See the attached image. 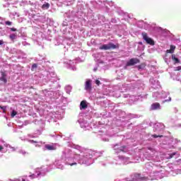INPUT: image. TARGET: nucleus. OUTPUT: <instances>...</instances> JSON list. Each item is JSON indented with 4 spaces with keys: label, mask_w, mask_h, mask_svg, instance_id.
<instances>
[{
    "label": "nucleus",
    "mask_w": 181,
    "mask_h": 181,
    "mask_svg": "<svg viewBox=\"0 0 181 181\" xmlns=\"http://www.w3.org/2000/svg\"><path fill=\"white\" fill-rule=\"evenodd\" d=\"M142 37L144 40L146 41L147 45H150L151 46H155V41L149 37H148V34L146 33H142Z\"/></svg>",
    "instance_id": "f257e3e1"
},
{
    "label": "nucleus",
    "mask_w": 181,
    "mask_h": 181,
    "mask_svg": "<svg viewBox=\"0 0 181 181\" xmlns=\"http://www.w3.org/2000/svg\"><path fill=\"white\" fill-rule=\"evenodd\" d=\"M99 49L100 50H111V49H117V45H115L114 43L110 42L100 46Z\"/></svg>",
    "instance_id": "f03ea898"
},
{
    "label": "nucleus",
    "mask_w": 181,
    "mask_h": 181,
    "mask_svg": "<svg viewBox=\"0 0 181 181\" xmlns=\"http://www.w3.org/2000/svg\"><path fill=\"white\" fill-rule=\"evenodd\" d=\"M141 61L137 59V58H132L131 59H129V62H127L126 66H127V67H129L131 66H135V64H138V63H140Z\"/></svg>",
    "instance_id": "7ed1b4c3"
},
{
    "label": "nucleus",
    "mask_w": 181,
    "mask_h": 181,
    "mask_svg": "<svg viewBox=\"0 0 181 181\" xmlns=\"http://www.w3.org/2000/svg\"><path fill=\"white\" fill-rule=\"evenodd\" d=\"M6 71H0V81H2L4 84L8 83Z\"/></svg>",
    "instance_id": "20e7f679"
},
{
    "label": "nucleus",
    "mask_w": 181,
    "mask_h": 181,
    "mask_svg": "<svg viewBox=\"0 0 181 181\" xmlns=\"http://www.w3.org/2000/svg\"><path fill=\"white\" fill-rule=\"evenodd\" d=\"M141 179V174L135 173L131 175V178H126L127 181H138Z\"/></svg>",
    "instance_id": "39448f33"
},
{
    "label": "nucleus",
    "mask_w": 181,
    "mask_h": 181,
    "mask_svg": "<svg viewBox=\"0 0 181 181\" xmlns=\"http://www.w3.org/2000/svg\"><path fill=\"white\" fill-rule=\"evenodd\" d=\"M165 129V124L162 123H157L153 129L154 132L163 131Z\"/></svg>",
    "instance_id": "423d86ee"
},
{
    "label": "nucleus",
    "mask_w": 181,
    "mask_h": 181,
    "mask_svg": "<svg viewBox=\"0 0 181 181\" xmlns=\"http://www.w3.org/2000/svg\"><path fill=\"white\" fill-rule=\"evenodd\" d=\"M160 108V104L158 103H153L151 106V110L154 111L155 110H159Z\"/></svg>",
    "instance_id": "0eeeda50"
},
{
    "label": "nucleus",
    "mask_w": 181,
    "mask_h": 181,
    "mask_svg": "<svg viewBox=\"0 0 181 181\" xmlns=\"http://www.w3.org/2000/svg\"><path fill=\"white\" fill-rule=\"evenodd\" d=\"M88 105H87V101L82 100L80 104V110H86Z\"/></svg>",
    "instance_id": "6e6552de"
},
{
    "label": "nucleus",
    "mask_w": 181,
    "mask_h": 181,
    "mask_svg": "<svg viewBox=\"0 0 181 181\" xmlns=\"http://www.w3.org/2000/svg\"><path fill=\"white\" fill-rule=\"evenodd\" d=\"M85 90H91V80H87L86 81Z\"/></svg>",
    "instance_id": "1a4fd4ad"
},
{
    "label": "nucleus",
    "mask_w": 181,
    "mask_h": 181,
    "mask_svg": "<svg viewBox=\"0 0 181 181\" xmlns=\"http://www.w3.org/2000/svg\"><path fill=\"white\" fill-rule=\"evenodd\" d=\"M176 47L175 45H170V49L166 50V53H175V49Z\"/></svg>",
    "instance_id": "9d476101"
},
{
    "label": "nucleus",
    "mask_w": 181,
    "mask_h": 181,
    "mask_svg": "<svg viewBox=\"0 0 181 181\" xmlns=\"http://www.w3.org/2000/svg\"><path fill=\"white\" fill-rule=\"evenodd\" d=\"M45 148L48 151H54V147L53 146H51V145H49V144L46 145Z\"/></svg>",
    "instance_id": "9b49d317"
},
{
    "label": "nucleus",
    "mask_w": 181,
    "mask_h": 181,
    "mask_svg": "<svg viewBox=\"0 0 181 181\" xmlns=\"http://www.w3.org/2000/svg\"><path fill=\"white\" fill-rule=\"evenodd\" d=\"M172 59L175 62V63H180V60H179L175 54L172 55Z\"/></svg>",
    "instance_id": "f8f14e48"
},
{
    "label": "nucleus",
    "mask_w": 181,
    "mask_h": 181,
    "mask_svg": "<svg viewBox=\"0 0 181 181\" xmlns=\"http://www.w3.org/2000/svg\"><path fill=\"white\" fill-rule=\"evenodd\" d=\"M49 7L50 4L49 3L45 4L42 6V9H49Z\"/></svg>",
    "instance_id": "ddd939ff"
},
{
    "label": "nucleus",
    "mask_w": 181,
    "mask_h": 181,
    "mask_svg": "<svg viewBox=\"0 0 181 181\" xmlns=\"http://www.w3.org/2000/svg\"><path fill=\"white\" fill-rule=\"evenodd\" d=\"M9 37L11 40H15L16 39V34H11L9 35Z\"/></svg>",
    "instance_id": "4468645a"
},
{
    "label": "nucleus",
    "mask_w": 181,
    "mask_h": 181,
    "mask_svg": "<svg viewBox=\"0 0 181 181\" xmlns=\"http://www.w3.org/2000/svg\"><path fill=\"white\" fill-rule=\"evenodd\" d=\"M149 179L148 178V177H141L140 175V178H139V180H141V181H148Z\"/></svg>",
    "instance_id": "2eb2a0df"
},
{
    "label": "nucleus",
    "mask_w": 181,
    "mask_h": 181,
    "mask_svg": "<svg viewBox=\"0 0 181 181\" xmlns=\"http://www.w3.org/2000/svg\"><path fill=\"white\" fill-rule=\"evenodd\" d=\"M152 138H163V135H156V134H152Z\"/></svg>",
    "instance_id": "dca6fc26"
},
{
    "label": "nucleus",
    "mask_w": 181,
    "mask_h": 181,
    "mask_svg": "<svg viewBox=\"0 0 181 181\" xmlns=\"http://www.w3.org/2000/svg\"><path fill=\"white\" fill-rule=\"evenodd\" d=\"M35 69H37V64H33L32 65V67H31L32 71H33V70H35Z\"/></svg>",
    "instance_id": "f3484780"
},
{
    "label": "nucleus",
    "mask_w": 181,
    "mask_h": 181,
    "mask_svg": "<svg viewBox=\"0 0 181 181\" xmlns=\"http://www.w3.org/2000/svg\"><path fill=\"white\" fill-rule=\"evenodd\" d=\"M18 114V112L13 110L11 112V118H13V117H15V115H16Z\"/></svg>",
    "instance_id": "a211bd4d"
},
{
    "label": "nucleus",
    "mask_w": 181,
    "mask_h": 181,
    "mask_svg": "<svg viewBox=\"0 0 181 181\" xmlns=\"http://www.w3.org/2000/svg\"><path fill=\"white\" fill-rule=\"evenodd\" d=\"M144 67H145V64H141L138 66L139 70H141V69H144Z\"/></svg>",
    "instance_id": "6ab92c4d"
},
{
    "label": "nucleus",
    "mask_w": 181,
    "mask_h": 181,
    "mask_svg": "<svg viewBox=\"0 0 181 181\" xmlns=\"http://www.w3.org/2000/svg\"><path fill=\"white\" fill-rule=\"evenodd\" d=\"M0 108L3 110V112H6V106H0Z\"/></svg>",
    "instance_id": "aec40b11"
},
{
    "label": "nucleus",
    "mask_w": 181,
    "mask_h": 181,
    "mask_svg": "<svg viewBox=\"0 0 181 181\" xmlns=\"http://www.w3.org/2000/svg\"><path fill=\"white\" fill-rule=\"evenodd\" d=\"M5 24L7 25L8 26H11V25H12V22H11V21H6Z\"/></svg>",
    "instance_id": "412c9836"
},
{
    "label": "nucleus",
    "mask_w": 181,
    "mask_h": 181,
    "mask_svg": "<svg viewBox=\"0 0 181 181\" xmlns=\"http://www.w3.org/2000/svg\"><path fill=\"white\" fill-rule=\"evenodd\" d=\"M180 70H181V66H179L176 67V69L175 70V71H180Z\"/></svg>",
    "instance_id": "4be33fe9"
},
{
    "label": "nucleus",
    "mask_w": 181,
    "mask_h": 181,
    "mask_svg": "<svg viewBox=\"0 0 181 181\" xmlns=\"http://www.w3.org/2000/svg\"><path fill=\"white\" fill-rule=\"evenodd\" d=\"M176 155V153H173L171 154H170V157H169V159H172V158H173V156Z\"/></svg>",
    "instance_id": "5701e85b"
},
{
    "label": "nucleus",
    "mask_w": 181,
    "mask_h": 181,
    "mask_svg": "<svg viewBox=\"0 0 181 181\" xmlns=\"http://www.w3.org/2000/svg\"><path fill=\"white\" fill-rule=\"evenodd\" d=\"M95 84H97V86H100V84H101V82L98 79H97L95 81Z\"/></svg>",
    "instance_id": "b1692460"
},
{
    "label": "nucleus",
    "mask_w": 181,
    "mask_h": 181,
    "mask_svg": "<svg viewBox=\"0 0 181 181\" xmlns=\"http://www.w3.org/2000/svg\"><path fill=\"white\" fill-rule=\"evenodd\" d=\"M30 142L31 144H37V141H34V140H30Z\"/></svg>",
    "instance_id": "393cba45"
},
{
    "label": "nucleus",
    "mask_w": 181,
    "mask_h": 181,
    "mask_svg": "<svg viewBox=\"0 0 181 181\" xmlns=\"http://www.w3.org/2000/svg\"><path fill=\"white\" fill-rule=\"evenodd\" d=\"M11 32H16V28H11Z\"/></svg>",
    "instance_id": "a878e982"
},
{
    "label": "nucleus",
    "mask_w": 181,
    "mask_h": 181,
    "mask_svg": "<svg viewBox=\"0 0 181 181\" xmlns=\"http://www.w3.org/2000/svg\"><path fill=\"white\" fill-rule=\"evenodd\" d=\"M70 166H74V165H77V163H72L69 164Z\"/></svg>",
    "instance_id": "bb28decb"
},
{
    "label": "nucleus",
    "mask_w": 181,
    "mask_h": 181,
    "mask_svg": "<svg viewBox=\"0 0 181 181\" xmlns=\"http://www.w3.org/2000/svg\"><path fill=\"white\" fill-rule=\"evenodd\" d=\"M4 45V41L3 40H0V45Z\"/></svg>",
    "instance_id": "cd10ccee"
},
{
    "label": "nucleus",
    "mask_w": 181,
    "mask_h": 181,
    "mask_svg": "<svg viewBox=\"0 0 181 181\" xmlns=\"http://www.w3.org/2000/svg\"><path fill=\"white\" fill-rule=\"evenodd\" d=\"M4 149V147L2 146H0V151H2Z\"/></svg>",
    "instance_id": "c85d7f7f"
},
{
    "label": "nucleus",
    "mask_w": 181,
    "mask_h": 181,
    "mask_svg": "<svg viewBox=\"0 0 181 181\" xmlns=\"http://www.w3.org/2000/svg\"><path fill=\"white\" fill-rule=\"evenodd\" d=\"M122 148L123 149H125L126 146H122Z\"/></svg>",
    "instance_id": "c756f323"
},
{
    "label": "nucleus",
    "mask_w": 181,
    "mask_h": 181,
    "mask_svg": "<svg viewBox=\"0 0 181 181\" xmlns=\"http://www.w3.org/2000/svg\"><path fill=\"white\" fill-rule=\"evenodd\" d=\"M120 151H121L122 152H124V150H123L122 148H121Z\"/></svg>",
    "instance_id": "7c9ffc66"
},
{
    "label": "nucleus",
    "mask_w": 181,
    "mask_h": 181,
    "mask_svg": "<svg viewBox=\"0 0 181 181\" xmlns=\"http://www.w3.org/2000/svg\"><path fill=\"white\" fill-rule=\"evenodd\" d=\"M21 181H25V179H23Z\"/></svg>",
    "instance_id": "2f4dec72"
},
{
    "label": "nucleus",
    "mask_w": 181,
    "mask_h": 181,
    "mask_svg": "<svg viewBox=\"0 0 181 181\" xmlns=\"http://www.w3.org/2000/svg\"><path fill=\"white\" fill-rule=\"evenodd\" d=\"M167 100H165L163 103H166Z\"/></svg>",
    "instance_id": "473e14b6"
},
{
    "label": "nucleus",
    "mask_w": 181,
    "mask_h": 181,
    "mask_svg": "<svg viewBox=\"0 0 181 181\" xmlns=\"http://www.w3.org/2000/svg\"><path fill=\"white\" fill-rule=\"evenodd\" d=\"M18 181H21V180H17Z\"/></svg>",
    "instance_id": "72a5a7b5"
}]
</instances>
